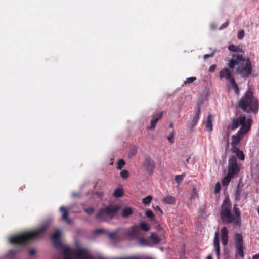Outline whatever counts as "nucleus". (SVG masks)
Wrapping results in <instances>:
<instances>
[{"mask_svg": "<svg viewBox=\"0 0 259 259\" xmlns=\"http://www.w3.org/2000/svg\"><path fill=\"white\" fill-rule=\"evenodd\" d=\"M61 232L59 230H57L52 235V240L54 246L58 248L61 245L60 241Z\"/></svg>", "mask_w": 259, "mask_h": 259, "instance_id": "nucleus-13", "label": "nucleus"}, {"mask_svg": "<svg viewBox=\"0 0 259 259\" xmlns=\"http://www.w3.org/2000/svg\"><path fill=\"white\" fill-rule=\"evenodd\" d=\"M118 236V231L115 232H111L108 233V237L111 240H115L117 239Z\"/></svg>", "mask_w": 259, "mask_h": 259, "instance_id": "nucleus-34", "label": "nucleus"}, {"mask_svg": "<svg viewBox=\"0 0 259 259\" xmlns=\"http://www.w3.org/2000/svg\"><path fill=\"white\" fill-rule=\"evenodd\" d=\"M233 88L234 89L235 92L236 94H238L239 93V88L237 85H235V87H233Z\"/></svg>", "mask_w": 259, "mask_h": 259, "instance_id": "nucleus-49", "label": "nucleus"}, {"mask_svg": "<svg viewBox=\"0 0 259 259\" xmlns=\"http://www.w3.org/2000/svg\"><path fill=\"white\" fill-rule=\"evenodd\" d=\"M228 50L233 52H237L241 50L239 47H237L233 44H231L228 46Z\"/></svg>", "mask_w": 259, "mask_h": 259, "instance_id": "nucleus-30", "label": "nucleus"}, {"mask_svg": "<svg viewBox=\"0 0 259 259\" xmlns=\"http://www.w3.org/2000/svg\"><path fill=\"white\" fill-rule=\"evenodd\" d=\"M234 178V177L233 176L230 175L229 174H227V176L224 177L222 180L223 186H225L228 185L231 180Z\"/></svg>", "mask_w": 259, "mask_h": 259, "instance_id": "nucleus-24", "label": "nucleus"}, {"mask_svg": "<svg viewBox=\"0 0 259 259\" xmlns=\"http://www.w3.org/2000/svg\"><path fill=\"white\" fill-rule=\"evenodd\" d=\"M84 210L89 215H91L94 212V209L92 207L84 208Z\"/></svg>", "mask_w": 259, "mask_h": 259, "instance_id": "nucleus-41", "label": "nucleus"}, {"mask_svg": "<svg viewBox=\"0 0 259 259\" xmlns=\"http://www.w3.org/2000/svg\"><path fill=\"white\" fill-rule=\"evenodd\" d=\"M229 23V20H227L225 23H224L221 26L220 29H224L226 28Z\"/></svg>", "mask_w": 259, "mask_h": 259, "instance_id": "nucleus-46", "label": "nucleus"}, {"mask_svg": "<svg viewBox=\"0 0 259 259\" xmlns=\"http://www.w3.org/2000/svg\"><path fill=\"white\" fill-rule=\"evenodd\" d=\"M125 162L123 159H120L119 160L118 163H117V169H122L123 166L125 165Z\"/></svg>", "mask_w": 259, "mask_h": 259, "instance_id": "nucleus-37", "label": "nucleus"}, {"mask_svg": "<svg viewBox=\"0 0 259 259\" xmlns=\"http://www.w3.org/2000/svg\"><path fill=\"white\" fill-rule=\"evenodd\" d=\"M237 65L236 72L242 77H248L252 72V66L249 58H245L242 54H233L228 63V67L234 69Z\"/></svg>", "mask_w": 259, "mask_h": 259, "instance_id": "nucleus-2", "label": "nucleus"}, {"mask_svg": "<svg viewBox=\"0 0 259 259\" xmlns=\"http://www.w3.org/2000/svg\"><path fill=\"white\" fill-rule=\"evenodd\" d=\"M252 259H259V253L253 255L252 257Z\"/></svg>", "mask_w": 259, "mask_h": 259, "instance_id": "nucleus-52", "label": "nucleus"}, {"mask_svg": "<svg viewBox=\"0 0 259 259\" xmlns=\"http://www.w3.org/2000/svg\"><path fill=\"white\" fill-rule=\"evenodd\" d=\"M133 213V210L131 207H126L122 209V216L127 218Z\"/></svg>", "mask_w": 259, "mask_h": 259, "instance_id": "nucleus-27", "label": "nucleus"}, {"mask_svg": "<svg viewBox=\"0 0 259 259\" xmlns=\"http://www.w3.org/2000/svg\"><path fill=\"white\" fill-rule=\"evenodd\" d=\"M216 68V65L213 64L210 66L209 69V71L210 72H213Z\"/></svg>", "mask_w": 259, "mask_h": 259, "instance_id": "nucleus-48", "label": "nucleus"}, {"mask_svg": "<svg viewBox=\"0 0 259 259\" xmlns=\"http://www.w3.org/2000/svg\"><path fill=\"white\" fill-rule=\"evenodd\" d=\"M75 253L77 259H94L90 251L85 248H78L76 249H72L68 246H64L62 249V254L64 259H74L71 253Z\"/></svg>", "mask_w": 259, "mask_h": 259, "instance_id": "nucleus-5", "label": "nucleus"}, {"mask_svg": "<svg viewBox=\"0 0 259 259\" xmlns=\"http://www.w3.org/2000/svg\"><path fill=\"white\" fill-rule=\"evenodd\" d=\"M143 167L149 171H152L154 168V162L149 156L146 157L143 163Z\"/></svg>", "mask_w": 259, "mask_h": 259, "instance_id": "nucleus-12", "label": "nucleus"}, {"mask_svg": "<svg viewBox=\"0 0 259 259\" xmlns=\"http://www.w3.org/2000/svg\"><path fill=\"white\" fill-rule=\"evenodd\" d=\"M241 166L240 164L237 163L236 157L232 156L228 160V174L235 177L239 173Z\"/></svg>", "mask_w": 259, "mask_h": 259, "instance_id": "nucleus-8", "label": "nucleus"}, {"mask_svg": "<svg viewBox=\"0 0 259 259\" xmlns=\"http://www.w3.org/2000/svg\"><path fill=\"white\" fill-rule=\"evenodd\" d=\"M252 123V120L251 118L246 119L245 115H241L237 118L232 119L229 127L232 130H235L239 126H241V127H242V126H249L250 130Z\"/></svg>", "mask_w": 259, "mask_h": 259, "instance_id": "nucleus-7", "label": "nucleus"}, {"mask_svg": "<svg viewBox=\"0 0 259 259\" xmlns=\"http://www.w3.org/2000/svg\"><path fill=\"white\" fill-rule=\"evenodd\" d=\"M201 113L200 106L199 105H197V109L195 112V116L192 121V126H195L198 122Z\"/></svg>", "mask_w": 259, "mask_h": 259, "instance_id": "nucleus-19", "label": "nucleus"}, {"mask_svg": "<svg viewBox=\"0 0 259 259\" xmlns=\"http://www.w3.org/2000/svg\"><path fill=\"white\" fill-rule=\"evenodd\" d=\"M228 80L229 81L230 84L231 85L232 88L237 85V84L235 82V81L233 76Z\"/></svg>", "mask_w": 259, "mask_h": 259, "instance_id": "nucleus-43", "label": "nucleus"}, {"mask_svg": "<svg viewBox=\"0 0 259 259\" xmlns=\"http://www.w3.org/2000/svg\"><path fill=\"white\" fill-rule=\"evenodd\" d=\"M221 189V186L219 183H217L215 186V192L218 193Z\"/></svg>", "mask_w": 259, "mask_h": 259, "instance_id": "nucleus-44", "label": "nucleus"}, {"mask_svg": "<svg viewBox=\"0 0 259 259\" xmlns=\"http://www.w3.org/2000/svg\"><path fill=\"white\" fill-rule=\"evenodd\" d=\"M172 126H173V123H171L170 124V127H172Z\"/></svg>", "mask_w": 259, "mask_h": 259, "instance_id": "nucleus-56", "label": "nucleus"}, {"mask_svg": "<svg viewBox=\"0 0 259 259\" xmlns=\"http://www.w3.org/2000/svg\"><path fill=\"white\" fill-rule=\"evenodd\" d=\"M238 107L243 111L249 113L252 112L256 114L258 111V99L254 96L253 92L249 90L245 92L244 95L238 102Z\"/></svg>", "mask_w": 259, "mask_h": 259, "instance_id": "nucleus-4", "label": "nucleus"}, {"mask_svg": "<svg viewBox=\"0 0 259 259\" xmlns=\"http://www.w3.org/2000/svg\"><path fill=\"white\" fill-rule=\"evenodd\" d=\"M235 246L243 245V239L241 234L236 233L234 235Z\"/></svg>", "mask_w": 259, "mask_h": 259, "instance_id": "nucleus-18", "label": "nucleus"}, {"mask_svg": "<svg viewBox=\"0 0 259 259\" xmlns=\"http://www.w3.org/2000/svg\"><path fill=\"white\" fill-rule=\"evenodd\" d=\"M73 196L74 197H75V196H76V194H75V193H73Z\"/></svg>", "mask_w": 259, "mask_h": 259, "instance_id": "nucleus-57", "label": "nucleus"}, {"mask_svg": "<svg viewBox=\"0 0 259 259\" xmlns=\"http://www.w3.org/2000/svg\"><path fill=\"white\" fill-rule=\"evenodd\" d=\"M139 227L142 230L146 232L148 231L150 229L149 225L147 223L142 222L139 224Z\"/></svg>", "mask_w": 259, "mask_h": 259, "instance_id": "nucleus-29", "label": "nucleus"}, {"mask_svg": "<svg viewBox=\"0 0 259 259\" xmlns=\"http://www.w3.org/2000/svg\"><path fill=\"white\" fill-rule=\"evenodd\" d=\"M221 237L222 245L225 246L228 242V231L226 227H223L221 230Z\"/></svg>", "mask_w": 259, "mask_h": 259, "instance_id": "nucleus-15", "label": "nucleus"}, {"mask_svg": "<svg viewBox=\"0 0 259 259\" xmlns=\"http://www.w3.org/2000/svg\"><path fill=\"white\" fill-rule=\"evenodd\" d=\"M162 201L165 204H173L175 203L176 199L173 196H167L163 198Z\"/></svg>", "mask_w": 259, "mask_h": 259, "instance_id": "nucleus-25", "label": "nucleus"}, {"mask_svg": "<svg viewBox=\"0 0 259 259\" xmlns=\"http://www.w3.org/2000/svg\"><path fill=\"white\" fill-rule=\"evenodd\" d=\"M184 175H176L175 176V180L177 183L180 184L183 181V180L184 179Z\"/></svg>", "mask_w": 259, "mask_h": 259, "instance_id": "nucleus-38", "label": "nucleus"}, {"mask_svg": "<svg viewBox=\"0 0 259 259\" xmlns=\"http://www.w3.org/2000/svg\"><path fill=\"white\" fill-rule=\"evenodd\" d=\"M221 220L225 224H232L234 228H239L241 224V214L237 204H234L232 212V204L229 198L223 201L220 211Z\"/></svg>", "mask_w": 259, "mask_h": 259, "instance_id": "nucleus-1", "label": "nucleus"}, {"mask_svg": "<svg viewBox=\"0 0 259 259\" xmlns=\"http://www.w3.org/2000/svg\"><path fill=\"white\" fill-rule=\"evenodd\" d=\"M174 131H172L170 133V134L167 136V140L170 143H173L174 142Z\"/></svg>", "mask_w": 259, "mask_h": 259, "instance_id": "nucleus-40", "label": "nucleus"}, {"mask_svg": "<svg viewBox=\"0 0 259 259\" xmlns=\"http://www.w3.org/2000/svg\"><path fill=\"white\" fill-rule=\"evenodd\" d=\"M152 199V196H148L143 198L142 200V202L145 205H148L151 202Z\"/></svg>", "mask_w": 259, "mask_h": 259, "instance_id": "nucleus-31", "label": "nucleus"}, {"mask_svg": "<svg viewBox=\"0 0 259 259\" xmlns=\"http://www.w3.org/2000/svg\"><path fill=\"white\" fill-rule=\"evenodd\" d=\"M213 245L215 249V253L218 259L219 258L220 256V243H219V233L218 231L215 232L214 234Z\"/></svg>", "mask_w": 259, "mask_h": 259, "instance_id": "nucleus-16", "label": "nucleus"}, {"mask_svg": "<svg viewBox=\"0 0 259 259\" xmlns=\"http://www.w3.org/2000/svg\"><path fill=\"white\" fill-rule=\"evenodd\" d=\"M139 240V243L141 245L143 246H148L149 243L148 241L146 239L144 238H140V236L139 237V239H137Z\"/></svg>", "mask_w": 259, "mask_h": 259, "instance_id": "nucleus-32", "label": "nucleus"}, {"mask_svg": "<svg viewBox=\"0 0 259 259\" xmlns=\"http://www.w3.org/2000/svg\"><path fill=\"white\" fill-rule=\"evenodd\" d=\"M154 209L156 210H158L161 213H162V210H161V209L158 206H157L156 207H155L154 208Z\"/></svg>", "mask_w": 259, "mask_h": 259, "instance_id": "nucleus-51", "label": "nucleus"}, {"mask_svg": "<svg viewBox=\"0 0 259 259\" xmlns=\"http://www.w3.org/2000/svg\"><path fill=\"white\" fill-rule=\"evenodd\" d=\"M149 239L152 243L154 244L159 243L161 240V238L155 233H151Z\"/></svg>", "mask_w": 259, "mask_h": 259, "instance_id": "nucleus-21", "label": "nucleus"}, {"mask_svg": "<svg viewBox=\"0 0 259 259\" xmlns=\"http://www.w3.org/2000/svg\"><path fill=\"white\" fill-rule=\"evenodd\" d=\"M257 212H258V213L259 214V208H258Z\"/></svg>", "mask_w": 259, "mask_h": 259, "instance_id": "nucleus-58", "label": "nucleus"}, {"mask_svg": "<svg viewBox=\"0 0 259 259\" xmlns=\"http://www.w3.org/2000/svg\"><path fill=\"white\" fill-rule=\"evenodd\" d=\"M212 116L210 114L208 115L206 121L205 122V125L208 132H211L212 130Z\"/></svg>", "mask_w": 259, "mask_h": 259, "instance_id": "nucleus-20", "label": "nucleus"}, {"mask_svg": "<svg viewBox=\"0 0 259 259\" xmlns=\"http://www.w3.org/2000/svg\"><path fill=\"white\" fill-rule=\"evenodd\" d=\"M245 35V32L243 30H242L240 31L238 33V38L239 39H242L244 37Z\"/></svg>", "mask_w": 259, "mask_h": 259, "instance_id": "nucleus-42", "label": "nucleus"}, {"mask_svg": "<svg viewBox=\"0 0 259 259\" xmlns=\"http://www.w3.org/2000/svg\"><path fill=\"white\" fill-rule=\"evenodd\" d=\"M104 231L103 229H99L96 230L97 233H102Z\"/></svg>", "mask_w": 259, "mask_h": 259, "instance_id": "nucleus-53", "label": "nucleus"}, {"mask_svg": "<svg viewBox=\"0 0 259 259\" xmlns=\"http://www.w3.org/2000/svg\"><path fill=\"white\" fill-rule=\"evenodd\" d=\"M249 126H242L235 135L232 136L231 145L234 149L237 148L236 146L239 144L244 135L249 132Z\"/></svg>", "mask_w": 259, "mask_h": 259, "instance_id": "nucleus-9", "label": "nucleus"}, {"mask_svg": "<svg viewBox=\"0 0 259 259\" xmlns=\"http://www.w3.org/2000/svg\"><path fill=\"white\" fill-rule=\"evenodd\" d=\"M126 236L130 239H139L140 236L139 227L137 225L131 226L130 230L126 232Z\"/></svg>", "mask_w": 259, "mask_h": 259, "instance_id": "nucleus-10", "label": "nucleus"}, {"mask_svg": "<svg viewBox=\"0 0 259 259\" xmlns=\"http://www.w3.org/2000/svg\"><path fill=\"white\" fill-rule=\"evenodd\" d=\"M163 112H160L155 114H153L150 121V126L147 127L148 130H153L155 128L158 121L162 117Z\"/></svg>", "mask_w": 259, "mask_h": 259, "instance_id": "nucleus-11", "label": "nucleus"}, {"mask_svg": "<svg viewBox=\"0 0 259 259\" xmlns=\"http://www.w3.org/2000/svg\"><path fill=\"white\" fill-rule=\"evenodd\" d=\"M60 211L62 214V219L67 224H71V221L68 218V209L64 206H62L60 208Z\"/></svg>", "mask_w": 259, "mask_h": 259, "instance_id": "nucleus-17", "label": "nucleus"}, {"mask_svg": "<svg viewBox=\"0 0 259 259\" xmlns=\"http://www.w3.org/2000/svg\"><path fill=\"white\" fill-rule=\"evenodd\" d=\"M219 76L221 79L224 78L228 80L233 76V75L229 69L225 68L220 71Z\"/></svg>", "mask_w": 259, "mask_h": 259, "instance_id": "nucleus-14", "label": "nucleus"}, {"mask_svg": "<svg viewBox=\"0 0 259 259\" xmlns=\"http://www.w3.org/2000/svg\"><path fill=\"white\" fill-rule=\"evenodd\" d=\"M233 152L236 154V157L239 160L244 161L245 159V155L242 151H240L238 148L234 149Z\"/></svg>", "mask_w": 259, "mask_h": 259, "instance_id": "nucleus-22", "label": "nucleus"}, {"mask_svg": "<svg viewBox=\"0 0 259 259\" xmlns=\"http://www.w3.org/2000/svg\"><path fill=\"white\" fill-rule=\"evenodd\" d=\"M129 172L125 169L122 170L120 173V176L122 179H127L129 177Z\"/></svg>", "mask_w": 259, "mask_h": 259, "instance_id": "nucleus-35", "label": "nucleus"}, {"mask_svg": "<svg viewBox=\"0 0 259 259\" xmlns=\"http://www.w3.org/2000/svg\"><path fill=\"white\" fill-rule=\"evenodd\" d=\"M242 185H240V183L238 184L236 190L235 195V200H239L240 199L241 194L242 191Z\"/></svg>", "mask_w": 259, "mask_h": 259, "instance_id": "nucleus-23", "label": "nucleus"}, {"mask_svg": "<svg viewBox=\"0 0 259 259\" xmlns=\"http://www.w3.org/2000/svg\"><path fill=\"white\" fill-rule=\"evenodd\" d=\"M121 206L117 205H109L99 210L96 218L101 221H107L113 219L120 209Z\"/></svg>", "mask_w": 259, "mask_h": 259, "instance_id": "nucleus-6", "label": "nucleus"}, {"mask_svg": "<svg viewBox=\"0 0 259 259\" xmlns=\"http://www.w3.org/2000/svg\"><path fill=\"white\" fill-rule=\"evenodd\" d=\"M198 197V194L197 192H196V190L195 188H193L192 189V194L190 198L191 199H196Z\"/></svg>", "mask_w": 259, "mask_h": 259, "instance_id": "nucleus-39", "label": "nucleus"}, {"mask_svg": "<svg viewBox=\"0 0 259 259\" xmlns=\"http://www.w3.org/2000/svg\"><path fill=\"white\" fill-rule=\"evenodd\" d=\"M190 159V157H188V158L186 159V162H187V163H188L189 162Z\"/></svg>", "mask_w": 259, "mask_h": 259, "instance_id": "nucleus-55", "label": "nucleus"}, {"mask_svg": "<svg viewBox=\"0 0 259 259\" xmlns=\"http://www.w3.org/2000/svg\"><path fill=\"white\" fill-rule=\"evenodd\" d=\"M124 194V192L122 189L118 188L114 190L113 196L116 198L122 197Z\"/></svg>", "mask_w": 259, "mask_h": 259, "instance_id": "nucleus-28", "label": "nucleus"}, {"mask_svg": "<svg viewBox=\"0 0 259 259\" xmlns=\"http://www.w3.org/2000/svg\"><path fill=\"white\" fill-rule=\"evenodd\" d=\"M145 215L147 217L150 219L151 220L153 221L155 219V215L153 213L152 211L150 210H147L145 211Z\"/></svg>", "mask_w": 259, "mask_h": 259, "instance_id": "nucleus-33", "label": "nucleus"}, {"mask_svg": "<svg viewBox=\"0 0 259 259\" xmlns=\"http://www.w3.org/2000/svg\"><path fill=\"white\" fill-rule=\"evenodd\" d=\"M236 248V255L240 256L243 258L244 256V251H243V245L242 246H235Z\"/></svg>", "mask_w": 259, "mask_h": 259, "instance_id": "nucleus-26", "label": "nucleus"}, {"mask_svg": "<svg viewBox=\"0 0 259 259\" xmlns=\"http://www.w3.org/2000/svg\"><path fill=\"white\" fill-rule=\"evenodd\" d=\"M96 195L100 198H101L104 196V192L101 191H98L96 192Z\"/></svg>", "mask_w": 259, "mask_h": 259, "instance_id": "nucleus-47", "label": "nucleus"}, {"mask_svg": "<svg viewBox=\"0 0 259 259\" xmlns=\"http://www.w3.org/2000/svg\"><path fill=\"white\" fill-rule=\"evenodd\" d=\"M49 226V224L45 223L35 230L28 231L11 236L9 238V242L14 245L24 246L28 241L39 237L41 234L48 229Z\"/></svg>", "mask_w": 259, "mask_h": 259, "instance_id": "nucleus-3", "label": "nucleus"}, {"mask_svg": "<svg viewBox=\"0 0 259 259\" xmlns=\"http://www.w3.org/2000/svg\"><path fill=\"white\" fill-rule=\"evenodd\" d=\"M214 52H212L210 54H205V55H204V56H203V58H204V59H207L209 57H213L214 56Z\"/></svg>", "mask_w": 259, "mask_h": 259, "instance_id": "nucleus-45", "label": "nucleus"}, {"mask_svg": "<svg viewBox=\"0 0 259 259\" xmlns=\"http://www.w3.org/2000/svg\"><path fill=\"white\" fill-rule=\"evenodd\" d=\"M35 251L34 249H31L29 251V255L30 256L34 255L35 254Z\"/></svg>", "mask_w": 259, "mask_h": 259, "instance_id": "nucleus-50", "label": "nucleus"}, {"mask_svg": "<svg viewBox=\"0 0 259 259\" xmlns=\"http://www.w3.org/2000/svg\"><path fill=\"white\" fill-rule=\"evenodd\" d=\"M206 259H212V257L211 255H208Z\"/></svg>", "mask_w": 259, "mask_h": 259, "instance_id": "nucleus-54", "label": "nucleus"}, {"mask_svg": "<svg viewBox=\"0 0 259 259\" xmlns=\"http://www.w3.org/2000/svg\"><path fill=\"white\" fill-rule=\"evenodd\" d=\"M196 80V77H191L187 78V79L184 82V84H191Z\"/></svg>", "mask_w": 259, "mask_h": 259, "instance_id": "nucleus-36", "label": "nucleus"}]
</instances>
